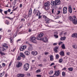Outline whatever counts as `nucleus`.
Segmentation results:
<instances>
[{
    "mask_svg": "<svg viewBox=\"0 0 77 77\" xmlns=\"http://www.w3.org/2000/svg\"><path fill=\"white\" fill-rule=\"evenodd\" d=\"M69 19L70 21H72L74 24H77V20L75 16H74L73 17L70 16L69 17Z\"/></svg>",
    "mask_w": 77,
    "mask_h": 77,
    "instance_id": "nucleus-1",
    "label": "nucleus"
},
{
    "mask_svg": "<svg viewBox=\"0 0 77 77\" xmlns=\"http://www.w3.org/2000/svg\"><path fill=\"white\" fill-rule=\"evenodd\" d=\"M30 41L31 42L34 43H36V37L34 36H31L30 37Z\"/></svg>",
    "mask_w": 77,
    "mask_h": 77,
    "instance_id": "nucleus-2",
    "label": "nucleus"
},
{
    "mask_svg": "<svg viewBox=\"0 0 77 77\" xmlns=\"http://www.w3.org/2000/svg\"><path fill=\"white\" fill-rule=\"evenodd\" d=\"M2 51H6V50H7V49L8 48V44L6 43H5L3 45H2Z\"/></svg>",
    "mask_w": 77,
    "mask_h": 77,
    "instance_id": "nucleus-3",
    "label": "nucleus"
},
{
    "mask_svg": "<svg viewBox=\"0 0 77 77\" xmlns=\"http://www.w3.org/2000/svg\"><path fill=\"white\" fill-rule=\"evenodd\" d=\"M44 8H45V10L47 11L48 9V7L50 6V4L49 3V2H48L45 3L44 4Z\"/></svg>",
    "mask_w": 77,
    "mask_h": 77,
    "instance_id": "nucleus-4",
    "label": "nucleus"
},
{
    "mask_svg": "<svg viewBox=\"0 0 77 77\" xmlns=\"http://www.w3.org/2000/svg\"><path fill=\"white\" fill-rule=\"evenodd\" d=\"M29 68V64L28 63L25 64L23 66V69L25 71H27Z\"/></svg>",
    "mask_w": 77,
    "mask_h": 77,
    "instance_id": "nucleus-5",
    "label": "nucleus"
},
{
    "mask_svg": "<svg viewBox=\"0 0 77 77\" xmlns=\"http://www.w3.org/2000/svg\"><path fill=\"white\" fill-rule=\"evenodd\" d=\"M43 18H45V23H46L48 25V23H49V22L50 21V19L47 18V17H46L45 16H44Z\"/></svg>",
    "mask_w": 77,
    "mask_h": 77,
    "instance_id": "nucleus-6",
    "label": "nucleus"
},
{
    "mask_svg": "<svg viewBox=\"0 0 77 77\" xmlns=\"http://www.w3.org/2000/svg\"><path fill=\"white\" fill-rule=\"evenodd\" d=\"M44 35V34L43 33H41L38 35V37L37 38V39L38 40H41L42 38H41V37H42Z\"/></svg>",
    "mask_w": 77,
    "mask_h": 77,
    "instance_id": "nucleus-7",
    "label": "nucleus"
},
{
    "mask_svg": "<svg viewBox=\"0 0 77 77\" xmlns=\"http://www.w3.org/2000/svg\"><path fill=\"white\" fill-rule=\"evenodd\" d=\"M60 75V72L59 71H55V73L54 74V76L55 77H58Z\"/></svg>",
    "mask_w": 77,
    "mask_h": 77,
    "instance_id": "nucleus-8",
    "label": "nucleus"
},
{
    "mask_svg": "<svg viewBox=\"0 0 77 77\" xmlns=\"http://www.w3.org/2000/svg\"><path fill=\"white\" fill-rule=\"evenodd\" d=\"M26 45L21 46L20 48V51H23L24 50H25V48H26Z\"/></svg>",
    "mask_w": 77,
    "mask_h": 77,
    "instance_id": "nucleus-9",
    "label": "nucleus"
},
{
    "mask_svg": "<svg viewBox=\"0 0 77 77\" xmlns=\"http://www.w3.org/2000/svg\"><path fill=\"white\" fill-rule=\"evenodd\" d=\"M55 4L56 5V6L57 5H60V0H55Z\"/></svg>",
    "mask_w": 77,
    "mask_h": 77,
    "instance_id": "nucleus-10",
    "label": "nucleus"
},
{
    "mask_svg": "<svg viewBox=\"0 0 77 77\" xmlns=\"http://www.w3.org/2000/svg\"><path fill=\"white\" fill-rule=\"evenodd\" d=\"M21 65H22V63L20 62H18L17 64L16 65V67L17 68H20L21 67Z\"/></svg>",
    "mask_w": 77,
    "mask_h": 77,
    "instance_id": "nucleus-11",
    "label": "nucleus"
},
{
    "mask_svg": "<svg viewBox=\"0 0 77 77\" xmlns=\"http://www.w3.org/2000/svg\"><path fill=\"white\" fill-rule=\"evenodd\" d=\"M41 40L45 42H47V38L46 37H44L41 38Z\"/></svg>",
    "mask_w": 77,
    "mask_h": 77,
    "instance_id": "nucleus-12",
    "label": "nucleus"
},
{
    "mask_svg": "<svg viewBox=\"0 0 77 77\" xmlns=\"http://www.w3.org/2000/svg\"><path fill=\"white\" fill-rule=\"evenodd\" d=\"M67 11V8L66 7H64L63 9V14H66Z\"/></svg>",
    "mask_w": 77,
    "mask_h": 77,
    "instance_id": "nucleus-13",
    "label": "nucleus"
},
{
    "mask_svg": "<svg viewBox=\"0 0 77 77\" xmlns=\"http://www.w3.org/2000/svg\"><path fill=\"white\" fill-rule=\"evenodd\" d=\"M68 9L69 13H70V14H71L72 11V8L71 7V6L69 5V6L68 7Z\"/></svg>",
    "mask_w": 77,
    "mask_h": 77,
    "instance_id": "nucleus-14",
    "label": "nucleus"
},
{
    "mask_svg": "<svg viewBox=\"0 0 77 77\" xmlns=\"http://www.w3.org/2000/svg\"><path fill=\"white\" fill-rule=\"evenodd\" d=\"M32 54L33 55V56H36L38 54V52L36 51H33L32 52Z\"/></svg>",
    "mask_w": 77,
    "mask_h": 77,
    "instance_id": "nucleus-15",
    "label": "nucleus"
},
{
    "mask_svg": "<svg viewBox=\"0 0 77 77\" xmlns=\"http://www.w3.org/2000/svg\"><path fill=\"white\" fill-rule=\"evenodd\" d=\"M17 76L18 77H23L25 76V74H17Z\"/></svg>",
    "mask_w": 77,
    "mask_h": 77,
    "instance_id": "nucleus-16",
    "label": "nucleus"
},
{
    "mask_svg": "<svg viewBox=\"0 0 77 77\" xmlns=\"http://www.w3.org/2000/svg\"><path fill=\"white\" fill-rule=\"evenodd\" d=\"M58 50H59V47L56 46L55 48H54V51L55 53H57L58 51Z\"/></svg>",
    "mask_w": 77,
    "mask_h": 77,
    "instance_id": "nucleus-17",
    "label": "nucleus"
},
{
    "mask_svg": "<svg viewBox=\"0 0 77 77\" xmlns=\"http://www.w3.org/2000/svg\"><path fill=\"white\" fill-rule=\"evenodd\" d=\"M59 54L61 56H65V53H64V52H63V51H61L59 53Z\"/></svg>",
    "mask_w": 77,
    "mask_h": 77,
    "instance_id": "nucleus-18",
    "label": "nucleus"
},
{
    "mask_svg": "<svg viewBox=\"0 0 77 77\" xmlns=\"http://www.w3.org/2000/svg\"><path fill=\"white\" fill-rule=\"evenodd\" d=\"M51 5L52 6H56V2L55 1L54 2L53 1H51Z\"/></svg>",
    "mask_w": 77,
    "mask_h": 77,
    "instance_id": "nucleus-19",
    "label": "nucleus"
},
{
    "mask_svg": "<svg viewBox=\"0 0 77 77\" xmlns=\"http://www.w3.org/2000/svg\"><path fill=\"white\" fill-rule=\"evenodd\" d=\"M66 39V37L63 36V37H61L60 38V40L61 41H65Z\"/></svg>",
    "mask_w": 77,
    "mask_h": 77,
    "instance_id": "nucleus-20",
    "label": "nucleus"
},
{
    "mask_svg": "<svg viewBox=\"0 0 77 77\" xmlns=\"http://www.w3.org/2000/svg\"><path fill=\"white\" fill-rule=\"evenodd\" d=\"M32 8H30L29 10L28 16L31 15H32Z\"/></svg>",
    "mask_w": 77,
    "mask_h": 77,
    "instance_id": "nucleus-21",
    "label": "nucleus"
},
{
    "mask_svg": "<svg viewBox=\"0 0 77 77\" xmlns=\"http://www.w3.org/2000/svg\"><path fill=\"white\" fill-rule=\"evenodd\" d=\"M77 37V34L74 33L72 35V38H76Z\"/></svg>",
    "mask_w": 77,
    "mask_h": 77,
    "instance_id": "nucleus-22",
    "label": "nucleus"
},
{
    "mask_svg": "<svg viewBox=\"0 0 77 77\" xmlns=\"http://www.w3.org/2000/svg\"><path fill=\"white\" fill-rule=\"evenodd\" d=\"M20 57H22L24 58L25 57V55L23 54V53H20Z\"/></svg>",
    "mask_w": 77,
    "mask_h": 77,
    "instance_id": "nucleus-23",
    "label": "nucleus"
},
{
    "mask_svg": "<svg viewBox=\"0 0 77 77\" xmlns=\"http://www.w3.org/2000/svg\"><path fill=\"white\" fill-rule=\"evenodd\" d=\"M28 50L29 51H32V50H33V47H32L31 45H30L28 48Z\"/></svg>",
    "mask_w": 77,
    "mask_h": 77,
    "instance_id": "nucleus-24",
    "label": "nucleus"
},
{
    "mask_svg": "<svg viewBox=\"0 0 77 77\" xmlns=\"http://www.w3.org/2000/svg\"><path fill=\"white\" fill-rule=\"evenodd\" d=\"M50 58V60H53V55H51L49 57Z\"/></svg>",
    "mask_w": 77,
    "mask_h": 77,
    "instance_id": "nucleus-25",
    "label": "nucleus"
},
{
    "mask_svg": "<svg viewBox=\"0 0 77 77\" xmlns=\"http://www.w3.org/2000/svg\"><path fill=\"white\" fill-rule=\"evenodd\" d=\"M25 54L26 55H29L30 54V53L28 51H26L24 52Z\"/></svg>",
    "mask_w": 77,
    "mask_h": 77,
    "instance_id": "nucleus-26",
    "label": "nucleus"
},
{
    "mask_svg": "<svg viewBox=\"0 0 77 77\" xmlns=\"http://www.w3.org/2000/svg\"><path fill=\"white\" fill-rule=\"evenodd\" d=\"M23 18H27L28 17H29V15L27 16L26 14H23Z\"/></svg>",
    "mask_w": 77,
    "mask_h": 77,
    "instance_id": "nucleus-27",
    "label": "nucleus"
},
{
    "mask_svg": "<svg viewBox=\"0 0 77 77\" xmlns=\"http://www.w3.org/2000/svg\"><path fill=\"white\" fill-rule=\"evenodd\" d=\"M72 47L73 48L75 49L77 48V45H72Z\"/></svg>",
    "mask_w": 77,
    "mask_h": 77,
    "instance_id": "nucleus-28",
    "label": "nucleus"
},
{
    "mask_svg": "<svg viewBox=\"0 0 77 77\" xmlns=\"http://www.w3.org/2000/svg\"><path fill=\"white\" fill-rule=\"evenodd\" d=\"M68 69L70 71H72L73 70V68L72 67H70L68 68Z\"/></svg>",
    "mask_w": 77,
    "mask_h": 77,
    "instance_id": "nucleus-29",
    "label": "nucleus"
},
{
    "mask_svg": "<svg viewBox=\"0 0 77 77\" xmlns=\"http://www.w3.org/2000/svg\"><path fill=\"white\" fill-rule=\"evenodd\" d=\"M62 47L63 49H65V44H63L62 45Z\"/></svg>",
    "mask_w": 77,
    "mask_h": 77,
    "instance_id": "nucleus-30",
    "label": "nucleus"
},
{
    "mask_svg": "<svg viewBox=\"0 0 77 77\" xmlns=\"http://www.w3.org/2000/svg\"><path fill=\"white\" fill-rule=\"evenodd\" d=\"M0 54H1L2 56H4V55H5V54L4 53L2 52L1 51H0Z\"/></svg>",
    "mask_w": 77,
    "mask_h": 77,
    "instance_id": "nucleus-31",
    "label": "nucleus"
},
{
    "mask_svg": "<svg viewBox=\"0 0 77 77\" xmlns=\"http://www.w3.org/2000/svg\"><path fill=\"white\" fill-rule=\"evenodd\" d=\"M41 15V13L39 11H38L37 14H36V16H39Z\"/></svg>",
    "mask_w": 77,
    "mask_h": 77,
    "instance_id": "nucleus-32",
    "label": "nucleus"
},
{
    "mask_svg": "<svg viewBox=\"0 0 77 77\" xmlns=\"http://www.w3.org/2000/svg\"><path fill=\"white\" fill-rule=\"evenodd\" d=\"M53 73V70H51V71H50L49 72V74H50L51 75V74H52Z\"/></svg>",
    "mask_w": 77,
    "mask_h": 77,
    "instance_id": "nucleus-33",
    "label": "nucleus"
},
{
    "mask_svg": "<svg viewBox=\"0 0 77 77\" xmlns=\"http://www.w3.org/2000/svg\"><path fill=\"white\" fill-rule=\"evenodd\" d=\"M33 13L35 14H37V11H36V9H34L33 11Z\"/></svg>",
    "mask_w": 77,
    "mask_h": 77,
    "instance_id": "nucleus-34",
    "label": "nucleus"
},
{
    "mask_svg": "<svg viewBox=\"0 0 77 77\" xmlns=\"http://www.w3.org/2000/svg\"><path fill=\"white\" fill-rule=\"evenodd\" d=\"M54 36L55 38H58L59 37V36L57 35H54Z\"/></svg>",
    "mask_w": 77,
    "mask_h": 77,
    "instance_id": "nucleus-35",
    "label": "nucleus"
},
{
    "mask_svg": "<svg viewBox=\"0 0 77 77\" xmlns=\"http://www.w3.org/2000/svg\"><path fill=\"white\" fill-rule=\"evenodd\" d=\"M59 62L60 63H61V62H63V59H62V58L60 59L59 60Z\"/></svg>",
    "mask_w": 77,
    "mask_h": 77,
    "instance_id": "nucleus-36",
    "label": "nucleus"
},
{
    "mask_svg": "<svg viewBox=\"0 0 77 77\" xmlns=\"http://www.w3.org/2000/svg\"><path fill=\"white\" fill-rule=\"evenodd\" d=\"M5 74V72H3L2 73H1L0 76V77H2Z\"/></svg>",
    "mask_w": 77,
    "mask_h": 77,
    "instance_id": "nucleus-37",
    "label": "nucleus"
},
{
    "mask_svg": "<svg viewBox=\"0 0 77 77\" xmlns=\"http://www.w3.org/2000/svg\"><path fill=\"white\" fill-rule=\"evenodd\" d=\"M56 59H59V55L58 54H57L56 56Z\"/></svg>",
    "mask_w": 77,
    "mask_h": 77,
    "instance_id": "nucleus-38",
    "label": "nucleus"
},
{
    "mask_svg": "<svg viewBox=\"0 0 77 77\" xmlns=\"http://www.w3.org/2000/svg\"><path fill=\"white\" fill-rule=\"evenodd\" d=\"M21 59V57H20V56H18L17 58V60H20Z\"/></svg>",
    "mask_w": 77,
    "mask_h": 77,
    "instance_id": "nucleus-39",
    "label": "nucleus"
},
{
    "mask_svg": "<svg viewBox=\"0 0 77 77\" xmlns=\"http://www.w3.org/2000/svg\"><path fill=\"white\" fill-rule=\"evenodd\" d=\"M41 72V70H40V69L37 70L36 72L37 73L38 72Z\"/></svg>",
    "mask_w": 77,
    "mask_h": 77,
    "instance_id": "nucleus-40",
    "label": "nucleus"
},
{
    "mask_svg": "<svg viewBox=\"0 0 77 77\" xmlns=\"http://www.w3.org/2000/svg\"><path fill=\"white\" fill-rule=\"evenodd\" d=\"M6 23V24H7V25H8L9 24V22L8 21L6 20V23Z\"/></svg>",
    "mask_w": 77,
    "mask_h": 77,
    "instance_id": "nucleus-41",
    "label": "nucleus"
},
{
    "mask_svg": "<svg viewBox=\"0 0 77 77\" xmlns=\"http://www.w3.org/2000/svg\"><path fill=\"white\" fill-rule=\"evenodd\" d=\"M62 75L63 76H65V72H62Z\"/></svg>",
    "mask_w": 77,
    "mask_h": 77,
    "instance_id": "nucleus-42",
    "label": "nucleus"
},
{
    "mask_svg": "<svg viewBox=\"0 0 77 77\" xmlns=\"http://www.w3.org/2000/svg\"><path fill=\"white\" fill-rule=\"evenodd\" d=\"M54 35H57V34H58V32H57V31H56L54 32Z\"/></svg>",
    "mask_w": 77,
    "mask_h": 77,
    "instance_id": "nucleus-43",
    "label": "nucleus"
},
{
    "mask_svg": "<svg viewBox=\"0 0 77 77\" xmlns=\"http://www.w3.org/2000/svg\"><path fill=\"white\" fill-rule=\"evenodd\" d=\"M4 13L5 15H7L8 14V11H5L4 12Z\"/></svg>",
    "mask_w": 77,
    "mask_h": 77,
    "instance_id": "nucleus-44",
    "label": "nucleus"
},
{
    "mask_svg": "<svg viewBox=\"0 0 77 77\" xmlns=\"http://www.w3.org/2000/svg\"><path fill=\"white\" fill-rule=\"evenodd\" d=\"M17 34H14L13 35V37L14 38H15V37H16L17 36Z\"/></svg>",
    "mask_w": 77,
    "mask_h": 77,
    "instance_id": "nucleus-45",
    "label": "nucleus"
},
{
    "mask_svg": "<svg viewBox=\"0 0 77 77\" xmlns=\"http://www.w3.org/2000/svg\"><path fill=\"white\" fill-rule=\"evenodd\" d=\"M46 61H47V59L45 58H44L43 59V62H46Z\"/></svg>",
    "mask_w": 77,
    "mask_h": 77,
    "instance_id": "nucleus-46",
    "label": "nucleus"
},
{
    "mask_svg": "<svg viewBox=\"0 0 77 77\" xmlns=\"http://www.w3.org/2000/svg\"><path fill=\"white\" fill-rule=\"evenodd\" d=\"M63 44V42H60L59 43V45H61V44Z\"/></svg>",
    "mask_w": 77,
    "mask_h": 77,
    "instance_id": "nucleus-47",
    "label": "nucleus"
},
{
    "mask_svg": "<svg viewBox=\"0 0 77 77\" xmlns=\"http://www.w3.org/2000/svg\"><path fill=\"white\" fill-rule=\"evenodd\" d=\"M37 77H41V75H36Z\"/></svg>",
    "mask_w": 77,
    "mask_h": 77,
    "instance_id": "nucleus-48",
    "label": "nucleus"
},
{
    "mask_svg": "<svg viewBox=\"0 0 77 77\" xmlns=\"http://www.w3.org/2000/svg\"><path fill=\"white\" fill-rule=\"evenodd\" d=\"M54 9H52V13H54Z\"/></svg>",
    "mask_w": 77,
    "mask_h": 77,
    "instance_id": "nucleus-49",
    "label": "nucleus"
},
{
    "mask_svg": "<svg viewBox=\"0 0 77 77\" xmlns=\"http://www.w3.org/2000/svg\"><path fill=\"white\" fill-rule=\"evenodd\" d=\"M38 16V19H40V18H42V16H41L40 15Z\"/></svg>",
    "mask_w": 77,
    "mask_h": 77,
    "instance_id": "nucleus-50",
    "label": "nucleus"
},
{
    "mask_svg": "<svg viewBox=\"0 0 77 77\" xmlns=\"http://www.w3.org/2000/svg\"><path fill=\"white\" fill-rule=\"evenodd\" d=\"M32 63H34V62H35V59L32 60Z\"/></svg>",
    "mask_w": 77,
    "mask_h": 77,
    "instance_id": "nucleus-51",
    "label": "nucleus"
},
{
    "mask_svg": "<svg viewBox=\"0 0 77 77\" xmlns=\"http://www.w3.org/2000/svg\"><path fill=\"white\" fill-rule=\"evenodd\" d=\"M66 54L67 55H70V52H67Z\"/></svg>",
    "mask_w": 77,
    "mask_h": 77,
    "instance_id": "nucleus-52",
    "label": "nucleus"
},
{
    "mask_svg": "<svg viewBox=\"0 0 77 77\" xmlns=\"http://www.w3.org/2000/svg\"><path fill=\"white\" fill-rule=\"evenodd\" d=\"M6 65V64L5 63H2V66H5Z\"/></svg>",
    "mask_w": 77,
    "mask_h": 77,
    "instance_id": "nucleus-53",
    "label": "nucleus"
},
{
    "mask_svg": "<svg viewBox=\"0 0 77 77\" xmlns=\"http://www.w3.org/2000/svg\"><path fill=\"white\" fill-rule=\"evenodd\" d=\"M57 15H58V14H59L60 13V11H57Z\"/></svg>",
    "mask_w": 77,
    "mask_h": 77,
    "instance_id": "nucleus-54",
    "label": "nucleus"
},
{
    "mask_svg": "<svg viewBox=\"0 0 77 77\" xmlns=\"http://www.w3.org/2000/svg\"><path fill=\"white\" fill-rule=\"evenodd\" d=\"M3 11V10L1 9H0V12L1 13V14H2V12Z\"/></svg>",
    "mask_w": 77,
    "mask_h": 77,
    "instance_id": "nucleus-55",
    "label": "nucleus"
},
{
    "mask_svg": "<svg viewBox=\"0 0 77 77\" xmlns=\"http://www.w3.org/2000/svg\"><path fill=\"white\" fill-rule=\"evenodd\" d=\"M54 63H51L50 65L51 66H52L53 65H54Z\"/></svg>",
    "mask_w": 77,
    "mask_h": 77,
    "instance_id": "nucleus-56",
    "label": "nucleus"
},
{
    "mask_svg": "<svg viewBox=\"0 0 77 77\" xmlns=\"http://www.w3.org/2000/svg\"><path fill=\"white\" fill-rule=\"evenodd\" d=\"M42 64H40L38 65V66H40V67H42Z\"/></svg>",
    "mask_w": 77,
    "mask_h": 77,
    "instance_id": "nucleus-57",
    "label": "nucleus"
},
{
    "mask_svg": "<svg viewBox=\"0 0 77 77\" xmlns=\"http://www.w3.org/2000/svg\"><path fill=\"white\" fill-rule=\"evenodd\" d=\"M48 54V52H45V55H47Z\"/></svg>",
    "mask_w": 77,
    "mask_h": 77,
    "instance_id": "nucleus-58",
    "label": "nucleus"
},
{
    "mask_svg": "<svg viewBox=\"0 0 77 77\" xmlns=\"http://www.w3.org/2000/svg\"><path fill=\"white\" fill-rule=\"evenodd\" d=\"M8 12H11V9H8Z\"/></svg>",
    "mask_w": 77,
    "mask_h": 77,
    "instance_id": "nucleus-59",
    "label": "nucleus"
},
{
    "mask_svg": "<svg viewBox=\"0 0 77 77\" xmlns=\"http://www.w3.org/2000/svg\"><path fill=\"white\" fill-rule=\"evenodd\" d=\"M20 8H22V7H23V5L21 4L20 5Z\"/></svg>",
    "mask_w": 77,
    "mask_h": 77,
    "instance_id": "nucleus-60",
    "label": "nucleus"
},
{
    "mask_svg": "<svg viewBox=\"0 0 77 77\" xmlns=\"http://www.w3.org/2000/svg\"><path fill=\"white\" fill-rule=\"evenodd\" d=\"M19 41H21V39H18L17 42H19Z\"/></svg>",
    "mask_w": 77,
    "mask_h": 77,
    "instance_id": "nucleus-61",
    "label": "nucleus"
},
{
    "mask_svg": "<svg viewBox=\"0 0 77 77\" xmlns=\"http://www.w3.org/2000/svg\"><path fill=\"white\" fill-rule=\"evenodd\" d=\"M17 9H18V7H16L15 9L13 10V11H16Z\"/></svg>",
    "mask_w": 77,
    "mask_h": 77,
    "instance_id": "nucleus-62",
    "label": "nucleus"
},
{
    "mask_svg": "<svg viewBox=\"0 0 77 77\" xmlns=\"http://www.w3.org/2000/svg\"><path fill=\"white\" fill-rule=\"evenodd\" d=\"M21 20L22 21H25V19H22Z\"/></svg>",
    "mask_w": 77,
    "mask_h": 77,
    "instance_id": "nucleus-63",
    "label": "nucleus"
},
{
    "mask_svg": "<svg viewBox=\"0 0 77 77\" xmlns=\"http://www.w3.org/2000/svg\"><path fill=\"white\" fill-rule=\"evenodd\" d=\"M8 32H11V30L10 29H9L8 30Z\"/></svg>",
    "mask_w": 77,
    "mask_h": 77,
    "instance_id": "nucleus-64",
    "label": "nucleus"
}]
</instances>
